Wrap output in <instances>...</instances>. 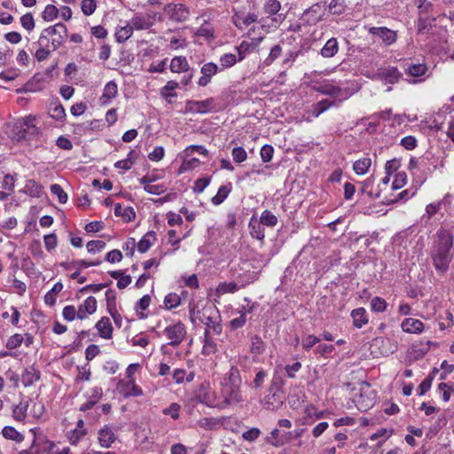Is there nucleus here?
<instances>
[{"label": "nucleus", "instance_id": "obj_1", "mask_svg": "<svg viewBox=\"0 0 454 454\" xmlns=\"http://www.w3.org/2000/svg\"><path fill=\"white\" fill-rule=\"evenodd\" d=\"M454 231L440 228L434 236V241L430 251L433 265L438 273H445L450 267L453 254Z\"/></svg>", "mask_w": 454, "mask_h": 454}, {"label": "nucleus", "instance_id": "obj_2", "mask_svg": "<svg viewBox=\"0 0 454 454\" xmlns=\"http://www.w3.org/2000/svg\"><path fill=\"white\" fill-rule=\"evenodd\" d=\"M241 383L239 370L231 366L220 381L219 396L215 406L219 409H225L242 402Z\"/></svg>", "mask_w": 454, "mask_h": 454}, {"label": "nucleus", "instance_id": "obj_3", "mask_svg": "<svg viewBox=\"0 0 454 454\" xmlns=\"http://www.w3.org/2000/svg\"><path fill=\"white\" fill-rule=\"evenodd\" d=\"M190 319L193 324L199 320L206 325V329H208L209 333L215 335H220L222 333L221 316L215 306L205 307L201 312H196L194 308H191Z\"/></svg>", "mask_w": 454, "mask_h": 454}, {"label": "nucleus", "instance_id": "obj_4", "mask_svg": "<svg viewBox=\"0 0 454 454\" xmlns=\"http://www.w3.org/2000/svg\"><path fill=\"white\" fill-rule=\"evenodd\" d=\"M40 35H44L45 39L51 37V50H57L65 43L67 36V28L64 24L57 23L43 29Z\"/></svg>", "mask_w": 454, "mask_h": 454}, {"label": "nucleus", "instance_id": "obj_5", "mask_svg": "<svg viewBox=\"0 0 454 454\" xmlns=\"http://www.w3.org/2000/svg\"><path fill=\"white\" fill-rule=\"evenodd\" d=\"M314 90L323 95L333 97L339 102L348 98L353 93L348 88L335 85L333 82H325L315 86Z\"/></svg>", "mask_w": 454, "mask_h": 454}, {"label": "nucleus", "instance_id": "obj_6", "mask_svg": "<svg viewBox=\"0 0 454 454\" xmlns=\"http://www.w3.org/2000/svg\"><path fill=\"white\" fill-rule=\"evenodd\" d=\"M163 333L169 340L168 344L178 347L186 337V327L182 322H176L165 327Z\"/></svg>", "mask_w": 454, "mask_h": 454}, {"label": "nucleus", "instance_id": "obj_7", "mask_svg": "<svg viewBox=\"0 0 454 454\" xmlns=\"http://www.w3.org/2000/svg\"><path fill=\"white\" fill-rule=\"evenodd\" d=\"M164 12L169 20L176 22H184L190 16L189 9L181 3H171L165 5Z\"/></svg>", "mask_w": 454, "mask_h": 454}, {"label": "nucleus", "instance_id": "obj_8", "mask_svg": "<svg viewBox=\"0 0 454 454\" xmlns=\"http://www.w3.org/2000/svg\"><path fill=\"white\" fill-rule=\"evenodd\" d=\"M403 74L395 67H380L372 79L382 82L384 84L393 85L400 81Z\"/></svg>", "mask_w": 454, "mask_h": 454}, {"label": "nucleus", "instance_id": "obj_9", "mask_svg": "<svg viewBox=\"0 0 454 454\" xmlns=\"http://www.w3.org/2000/svg\"><path fill=\"white\" fill-rule=\"evenodd\" d=\"M215 110V100L208 98L202 101L188 100L185 103V112L192 114H207Z\"/></svg>", "mask_w": 454, "mask_h": 454}, {"label": "nucleus", "instance_id": "obj_10", "mask_svg": "<svg viewBox=\"0 0 454 454\" xmlns=\"http://www.w3.org/2000/svg\"><path fill=\"white\" fill-rule=\"evenodd\" d=\"M117 391L123 396H140L142 389L136 384L135 380H121L116 386Z\"/></svg>", "mask_w": 454, "mask_h": 454}, {"label": "nucleus", "instance_id": "obj_11", "mask_svg": "<svg viewBox=\"0 0 454 454\" xmlns=\"http://www.w3.org/2000/svg\"><path fill=\"white\" fill-rule=\"evenodd\" d=\"M156 13H148L146 15L136 14L132 17L129 23L131 27L136 30H146L154 24Z\"/></svg>", "mask_w": 454, "mask_h": 454}, {"label": "nucleus", "instance_id": "obj_12", "mask_svg": "<svg viewBox=\"0 0 454 454\" xmlns=\"http://www.w3.org/2000/svg\"><path fill=\"white\" fill-rule=\"evenodd\" d=\"M35 117L26 116L20 123V137L24 139H31L38 135V128L35 124Z\"/></svg>", "mask_w": 454, "mask_h": 454}, {"label": "nucleus", "instance_id": "obj_13", "mask_svg": "<svg viewBox=\"0 0 454 454\" xmlns=\"http://www.w3.org/2000/svg\"><path fill=\"white\" fill-rule=\"evenodd\" d=\"M219 72L222 71L215 63L207 62L204 64L200 68V73L202 74V75L198 81L199 86H207L211 82V78Z\"/></svg>", "mask_w": 454, "mask_h": 454}, {"label": "nucleus", "instance_id": "obj_14", "mask_svg": "<svg viewBox=\"0 0 454 454\" xmlns=\"http://www.w3.org/2000/svg\"><path fill=\"white\" fill-rule=\"evenodd\" d=\"M97 310V300L93 296H89L77 309V318L83 320Z\"/></svg>", "mask_w": 454, "mask_h": 454}, {"label": "nucleus", "instance_id": "obj_15", "mask_svg": "<svg viewBox=\"0 0 454 454\" xmlns=\"http://www.w3.org/2000/svg\"><path fill=\"white\" fill-rule=\"evenodd\" d=\"M323 3H317L304 11L303 16L307 19L309 24H317L322 20L324 16Z\"/></svg>", "mask_w": 454, "mask_h": 454}, {"label": "nucleus", "instance_id": "obj_16", "mask_svg": "<svg viewBox=\"0 0 454 454\" xmlns=\"http://www.w3.org/2000/svg\"><path fill=\"white\" fill-rule=\"evenodd\" d=\"M369 32L370 34L380 37L387 45H390L396 41L395 32L385 27H373L369 29Z\"/></svg>", "mask_w": 454, "mask_h": 454}, {"label": "nucleus", "instance_id": "obj_17", "mask_svg": "<svg viewBox=\"0 0 454 454\" xmlns=\"http://www.w3.org/2000/svg\"><path fill=\"white\" fill-rule=\"evenodd\" d=\"M279 387L277 386L275 380H272L271 386L269 388V395L264 397L262 404L264 408L268 410H273L278 407V403H281L279 400L277 401V395Z\"/></svg>", "mask_w": 454, "mask_h": 454}, {"label": "nucleus", "instance_id": "obj_18", "mask_svg": "<svg viewBox=\"0 0 454 454\" xmlns=\"http://www.w3.org/2000/svg\"><path fill=\"white\" fill-rule=\"evenodd\" d=\"M118 93V87L114 81L108 82L103 90V94L100 98V104L102 106H107L112 99H114Z\"/></svg>", "mask_w": 454, "mask_h": 454}, {"label": "nucleus", "instance_id": "obj_19", "mask_svg": "<svg viewBox=\"0 0 454 454\" xmlns=\"http://www.w3.org/2000/svg\"><path fill=\"white\" fill-rule=\"evenodd\" d=\"M257 18V15L254 12H249L247 15L235 13L232 16V22L238 28L242 29L255 22Z\"/></svg>", "mask_w": 454, "mask_h": 454}, {"label": "nucleus", "instance_id": "obj_20", "mask_svg": "<svg viewBox=\"0 0 454 454\" xmlns=\"http://www.w3.org/2000/svg\"><path fill=\"white\" fill-rule=\"evenodd\" d=\"M40 372L34 365L26 367L21 374V380L24 387H30L39 380Z\"/></svg>", "mask_w": 454, "mask_h": 454}, {"label": "nucleus", "instance_id": "obj_21", "mask_svg": "<svg viewBox=\"0 0 454 454\" xmlns=\"http://www.w3.org/2000/svg\"><path fill=\"white\" fill-rule=\"evenodd\" d=\"M99 336L103 339L109 340L113 335V326L107 317H103L95 325Z\"/></svg>", "mask_w": 454, "mask_h": 454}, {"label": "nucleus", "instance_id": "obj_22", "mask_svg": "<svg viewBox=\"0 0 454 454\" xmlns=\"http://www.w3.org/2000/svg\"><path fill=\"white\" fill-rule=\"evenodd\" d=\"M45 36L40 35L39 39L37 41L38 48L35 51V57L37 59V61L42 62L45 59H47L51 54V51H54L55 50H51V45H49L48 43H44Z\"/></svg>", "mask_w": 454, "mask_h": 454}, {"label": "nucleus", "instance_id": "obj_23", "mask_svg": "<svg viewBox=\"0 0 454 454\" xmlns=\"http://www.w3.org/2000/svg\"><path fill=\"white\" fill-rule=\"evenodd\" d=\"M401 326L403 332L409 333H420L424 330V324L420 320L411 317L404 319Z\"/></svg>", "mask_w": 454, "mask_h": 454}, {"label": "nucleus", "instance_id": "obj_24", "mask_svg": "<svg viewBox=\"0 0 454 454\" xmlns=\"http://www.w3.org/2000/svg\"><path fill=\"white\" fill-rule=\"evenodd\" d=\"M98 442L104 448H109L115 441L114 431L108 427L105 426L98 431Z\"/></svg>", "mask_w": 454, "mask_h": 454}, {"label": "nucleus", "instance_id": "obj_25", "mask_svg": "<svg viewBox=\"0 0 454 454\" xmlns=\"http://www.w3.org/2000/svg\"><path fill=\"white\" fill-rule=\"evenodd\" d=\"M339 51V43L335 37H332L326 41L320 51V54L324 58H333Z\"/></svg>", "mask_w": 454, "mask_h": 454}, {"label": "nucleus", "instance_id": "obj_26", "mask_svg": "<svg viewBox=\"0 0 454 454\" xmlns=\"http://www.w3.org/2000/svg\"><path fill=\"white\" fill-rule=\"evenodd\" d=\"M156 233L153 231H148L145 234L137 243V250L140 253L147 252L151 247L156 242Z\"/></svg>", "mask_w": 454, "mask_h": 454}, {"label": "nucleus", "instance_id": "obj_27", "mask_svg": "<svg viewBox=\"0 0 454 454\" xmlns=\"http://www.w3.org/2000/svg\"><path fill=\"white\" fill-rule=\"evenodd\" d=\"M406 74L412 77H421L426 74L427 67L425 63H408L404 69Z\"/></svg>", "mask_w": 454, "mask_h": 454}, {"label": "nucleus", "instance_id": "obj_28", "mask_svg": "<svg viewBox=\"0 0 454 454\" xmlns=\"http://www.w3.org/2000/svg\"><path fill=\"white\" fill-rule=\"evenodd\" d=\"M248 228L249 232L253 238L257 239L259 240L264 239V228L262 225V223H260L254 215L251 217Z\"/></svg>", "mask_w": 454, "mask_h": 454}, {"label": "nucleus", "instance_id": "obj_29", "mask_svg": "<svg viewBox=\"0 0 454 454\" xmlns=\"http://www.w3.org/2000/svg\"><path fill=\"white\" fill-rule=\"evenodd\" d=\"M28 401L21 400L17 405L12 408V418L20 422H24L27 418L28 409Z\"/></svg>", "mask_w": 454, "mask_h": 454}, {"label": "nucleus", "instance_id": "obj_30", "mask_svg": "<svg viewBox=\"0 0 454 454\" xmlns=\"http://www.w3.org/2000/svg\"><path fill=\"white\" fill-rule=\"evenodd\" d=\"M21 192L30 197L39 198L43 192V186L34 179H29L26 181L25 186Z\"/></svg>", "mask_w": 454, "mask_h": 454}, {"label": "nucleus", "instance_id": "obj_31", "mask_svg": "<svg viewBox=\"0 0 454 454\" xmlns=\"http://www.w3.org/2000/svg\"><path fill=\"white\" fill-rule=\"evenodd\" d=\"M169 68L173 73H183L189 71L190 66L185 57L178 56L172 59Z\"/></svg>", "mask_w": 454, "mask_h": 454}, {"label": "nucleus", "instance_id": "obj_32", "mask_svg": "<svg viewBox=\"0 0 454 454\" xmlns=\"http://www.w3.org/2000/svg\"><path fill=\"white\" fill-rule=\"evenodd\" d=\"M435 19L434 16H422L419 17L418 20V33L421 35L428 34L431 28L434 26Z\"/></svg>", "mask_w": 454, "mask_h": 454}, {"label": "nucleus", "instance_id": "obj_33", "mask_svg": "<svg viewBox=\"0 0 454 454\" xmlns=\"http://www.w3.org/2000/svg\"><path fill=\"white\" fill-rule=\"evenodd\" d=\"M351 317L353 318V325L356 328H361L368 322L366 310L364 308H358L352 310Z\"/></svg>", "mask_w": 454, "mask_h": 454}, {"label": "nucleus", "instance_id": "obj_34", "mask_svg": "<svg viewBox=\"0 0 454 454\" xmlns=\"http://www.w3.org/2000/svg\"><path fill=\"white\" fill-rule=\"evenodd\" d=\"M335 101H330L328 99H323L317 104H314L309 110L311 115L315 118L318 117L321 114L328 110L334 105Z\"/></svg>", "mask_w": 454, "mask_h": 454}, {"label": "nucleus", "instance_id": "obj_35", "mask_svg": "<svg viewBox=\"0 0 454 454\" xmlns=\"http://www.w3.org/2000/svg\"><path fill=\"white\" fill-rule=\"evenodd\" d=\"M114 214L116 215H121L126 222H130L136 217V213L131 207H122L121 204L117 203L114 206Z\"/></svg>", "mask_w": 454, "mask_h": 454}, {"label": "nucleus", "instance_id": "obj_36", "mask_svg": "<svg viewBox=\"0 0 454 454\" xmlns=\"http://www.w3.org/2000/svg\"><path fill=\"white\" fill-rule=\"evenodd\" d=\"M133 28L131 27V24L129 23L122 27H118L115 32V38L118 43H124L129 38L131 37L133 34Z\"/></svg>", "mask_w": 454, "mask_h": 454}, {"label": "nucleus", "instance_id": "obj_37", "mask_svg": "<svg viewBox=\"0 0 454 454\" xmlns=\"http://www.w3.org/2000/svg\"><path fill=\"white\" fill-rule=\"evenodd\" d=\"M15 179L13 176L10 174H4L0 172V188L12 193L14 190Z\"/></svg>", "mask_w": 454, "mask_h": 454}, {"label": "nucleus", "instance_id": "obj_38", "mask_svg": "<svg viewBox=\"0 0 454 454\" xmlns=\"http://www.w3.org/2000/svg\"><path fill=\"white\" fill-rule=\"evenodd\" d=\"M63 289V284L57 282L52 288L44 295V302L47 305L53 306L56 303V295Z\"/></svg>", "mask_w": 454, "mask_h": 454}, {"label": "nucleus", "instance_id": "obj_39", "mask_svg": "<svg viewBox=\"0 0 454 454\" xmlns=\"http://www.w3.org/2000/svg\"><path fill=\"white\" fill-rule=\"evenodd\" d=\"M372 165L370 158H362L354 162L353 170L356 175H364Z\"/></svg>", "mask_w": 454, "mask_h": 454}, {"label": "nucleus", "instance_id": "obj_40", "mask_svg": "<svg viewBox=\"0 0 454 454\" xmlns=\"http://www.w3.org/2000/svg\"><path fill=\"white\" fill-rule=\"evenodd\" d=\"M266 344L258 335H254L251 338L250 351L255 356L262 355L265 351Z\"/></svg>", "mask_w": 454, "mask_h": 454}, {"label": "nucleus", "instance_id": "obj_41", "mask_svg": "<svg viewBox=\"0 0 454 454\" xmlns=\"http://www.w3.org/2000/svg\"><path fill=\"white\" fill-rule=\"evenodd\" d=\"M210 333L208 329H205L204 336H203V348L202 354L209 355L214 353L216 350V345L215 341L210 337Z\"/></svg>", "mask_w": 454, "mask_h": 454}, {"label": "nucleus", "instance_id": "obj_42", "mask_svg": "<svg viewBox=\"0 0 454 454\" xmlns=\"http://www.w3.org/2000/svg\"><path fill=\"white\" fill-rule=\"evenodd\" d=\"M238 62L237 56L233 53H225L222 55L219 59L220 66L219 68L221 71H223L226 68H230L233 67Z\"/></svg>", "mask_w": 454, "mask_h": 454}, {"label": "nucleus", "instance_id": "obj_43", "mask_svg": "<svg viewBox=\"0 0 454 454\" xmlns=\"http://www.w3.org/2000/svg\"><path fill=\"white\" fill-rule=\"evenodd\" d=\"M3 436L6 439L13 440L17 442H21L24 436L19 433L13 427L6 426L2 430Z\"/></svg>", "mask_w": 454, "mask_h": 454}, {"label": "nucleus", "instance_id": "obj_44", "mask_svg": "<svg viewBox=\"0 0 454 454\" xmlns=\"http://www.w3.org/2000/svg\"><path fill=\"white\" fill-rule=\"evenodd\" d=\"M50 116L56 121H63L66 117V111L62 105L52 104L49 108Z\"/></svg>", "mask_w": 454, "mask_h": 454}, {"label": "nucleus", "instance_id": "obj_45", "mask_svg": "<svg viewBox=\"0 0 454 454\" xmlns=\"http://www.w3.org/2000/svg\"><path fill=\"white\" fill-rule=\"evenodd\" d=\"M230 192H231V186H229V185L220 186L216 195L214 196L211 200L212 203L214 205H220L228 197Z\"/></svg>", "mask_w": 454, "mask_h": 454}, {"label": "nucleus", "instance_id": "obj_46", "mask_svg": "<svg viewBox=\"0 0 454 454\" xmlns=\"http://www.w3.org/2000/svg\"><path fill=\"white\" fill-rule=\"evenodd\" d=\"M281 9V3L278 0H267L263 4V11L268 15H275Z\"/></svg>", "mask_w": 454, "mask_h": 454}, {"label": "nucleus", "instance_id": "obj_47", "mask_svg": "<svg viewBox=\"0 0 454 454\" xmlns=\"http://www.w3.org/2000/svg\"><path fill=\"white\" fill-rule=\"evenodd\" d=\"M260 223H262V225H266L270 227H274L278 223V218L275 215H273L269 210H264L262 213V215L260 217V220H258Z\"/></svg>", "mask_w": 454, "mask_h": 454}, {"label": "nucleus", "instance_id": "obj_48", "mask_svg": "<svg viewBox=\"0 0 454 454\" xmlns=\"http://www.w3.org/2000/svg\"><path fill=\"white\" fill-rule=\"evenodd\" d=\"M59 12V11L55 5L48 4L42 12V18L45 21H52L58 17Z\"/></svg>", "mask_w": 454, "mask_h": 454}, {"label": "nucleus", "instance_id": "obj_49", "mask_svg": "<svg viewBox=\"0 0 454 454\" xmlns=\"http://www.w3.org/2000/svg\"><path fill=\"white\" fill-rule=\"evenodd\" d=\"M181 303L180 296L176 293H170L165 296L164 304L168 309L178 307Z\"/></svg>", "mask_w": 454, "mask_h": 454}, {"label": "nucleus", "instance_id": "obj_50", "mask_svg": "<svg viewBox=\"0 0 454 454\" xmlns=\"http://www.w3.org/2000/svg\"><path fill=\"white\" fill-rule=\"evenodd\" d=\"M239 290V286H238V283L236 282H223V283H221L217 288H216V292L217 294H228V293H235Z\"/></svg>", "mask_w": 454, "mask_h": 454}, {"label": "nucleus", "instance_id": "obj_51", "mask_svg": "<svg viewBox=\"0 0 454 454\" xmlns=\"http://www.w3.org/2000/svg\"><path fill=\"white\" fill-rule=\"evenodd\" d=\"M387 301L379 296L373 297L371 301V309L374 312H384L387 309Z\"/></svg>", "mask_w": 454, "mask_h": 454}, {"label": "nucleus", "instance_id": "obj_52", "mask_svg": "<svg viewBox=\"0 0 454 454\" xmlns=\"http://www.w3.org/2000/svg\"><path fill=\"white\" fill-rule=\"evenodd\" d=\"M20 24L24 29L27 32L34 30L35 23L31 12H27L20 17Z\"/></svg>", "mask_w": 454, "mask_h": 454}, {"label": "nucleus", "instance_id": "obj_53", "mask_svg": "<svg viewBox=\"0 0 454 454\" xmlns=\"http://www.w3.org/2000/svg\"><path fill=\"white\" fill-rule=\"evenodd\" d=\"M281 53H282V48L280 47V45H278V44L274 45L271 48L268 57L264 59L263 64L265 66L271 65L277 59H278L280 57Z\"/></svg>", "mask_w": 454, "mask_h": 454}, {"label": "nucleus", "instance_id": "obj_54", "mask_svg": "<svg viewBox=\"0 0 454 454\" xmlns=\"http://www.w3.org/2000/svg\"><path fill=\"white\" fill-rule=\"evenodd\" d=\"M133 151H130L127 156L126 159L124 160H118L115 162L114 164V167L116 168H121V169H123V170H129L131 168L132 165L134 164V160H133Z\"/></svg>", "mask_w": 454, "mask_h": 454}, {"label": "nucleus", "instance_id": "obj_55", "mask_svg": "<svg viewBox=\"0 0 454 454\" xmlns=\"http://www.w3.org/2000/svg\"><path fill=\"white\" fill-rule=\"evenodd\" d=\"M106 307L108 311H114L116 309V293L114 290L108 289L105 293Z\"/></svg>", "mask_w": 454, "mask_h": 454}, {"label": "nucleus", "instance_id": "obj_56", "mask_svg": "<svg viewBox=\"0 0 454 454\" xmlns=\"http://www.w3.org/2000/svg\"><path fill=\"white\" fill-rule=\"evenodd\" d=\"M87 250L90 254H96L106 247V242L103 240H90L87 243Z\"/></svg>", "mask_w": 454, "mask_h": 454}, {"label": "nucleus", "instance_id": "obj_57", "mask_svg": "<svg viewBox=\"0 0 454 454\" xmlns=\"http://www.w3.org/2000/svg\"><path fill=\"white\" fill-rule=\"evenodd\" d=\"M231 155L233 160L237 163L245 161L247 158V153L245 149L241 146H237L232 149Z\"/></svg>", "mask_w": 454, "mask_h": 454}, {"label": "nucleus", "instance_id": "obj_58", "mask_svg": "<svg viewBox=\"0 0 454 454\" xmlns=\"http://www.w3.org/2000/svg\"><path fill=\"white\" fill-rule=\"evenodd\" d=\"M86 434V429L74 428L69 434V442H71V444L76 445L85 436Z\"/></svg>", "mask_w": 454, "mask_h": 454}, {"label": "nucleus", "instance_id": "obj_59", "mask_svg": "<svg viewBox=\"0 0 454 454\" xmlns=\"http://www.w3.org/2000/svg\"><path fill=\"white\" fill-rule=\"evenodd\" d=\"M24 338L21 334L15 333L12 335L6 341V348L8 349H14L21 345Z\"/></svg>", "mask_w": 454, "mask_h": 454}, {"label": "nucleus", "instance_id": "obj_60", "mask_svg": "<svg viewBox=\"0 0 454 454\" xmlns=\"http://www.w3.org/2000/svg\"><path fill=\"white\" fill-rule=\"evenodd\" d=\"M199 163L200 160L198 159L184 154V158L181 165V169L184 171L191 170L197 167Z\"/></svg>", "mask_w": 454, "mask_h": 454}, {"label": "nucleus", "instance_id": "obj_61", "mask_svg": "<svg viewBox=\"0 0 454 454\" xmlns=\"http://www.w3.org/2000/svg\"><path fill=\"white\" fill-rule=\"evenodd\" d=\"M178 87V83L175 81H168L161 90V95L165 98L176 97L175 92H172Z\"/></svg>", "mask_w": 454, "mask_h": 454}, {"label": "nucleus", "instance_id": "obj_62", "mask_svg": "<svg viewBox=\"0 0 454 454\" xmlns=\"http://www.w3.org/2000/svg\"><path fill=\"white\" fill-rule=\"evenodd\" d=\"M62 316L67 321H74L77 317V309L73 305L64 307Z\"/></svg>", "mask_w": 454, "mask_h": 454}, {"label": "nucleus", "instance_id": "obj_63", "mask_svg": "<svg viewBox=\"0 0 454 454\" xmlns=\"http://www.w3.org/2000/svg\"><path fill=\"white\" fill-rule=\"evenodd\" d=\"M197 35L210 40L214 38V29L209 24L205 23L198 29Z\"/></svg>", "mask_w": 454, "mask_h": 454}, {"label": "nucleus", "instance_id": "obj_64", "mask_svg": "<svg viewBox=\"0 0 454 454\" xmlns=\"http://www.w3.org/2000/svg\"><path fill=\"white\" fill-rule=\"evenodd\" d=\"M301 369V364L298 361L294 362L292 364H286L285 366V372L286 376L290 379H294L296 377V373Z\"/></svg>", "mask_w": 454, "mask_h": 454}]
</instances>
